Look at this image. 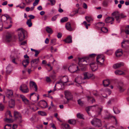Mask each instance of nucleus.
<instances>
[{
    "label": "nucleus",
    "mask_w": 129,
    "mask_h": 129,
    "mask_svg": "<svg viewBox=\"0 0 129 129\" xmlns=\"http://www.w3.org/2000/svg\"><path fill=\"white\" fill-rule=\"evenodd\" d=\"M29 120L33 123H34L37 122L38 120V118L35 115H34L30 118Z\"/></svg>",
    "instance_id": "18"
},
{
    "label": "nucleus",
    "mask_w": 129,
    "mask_h": 129,
    "mask_svg": "<svg viewBox=\"0 0 129 129\" xmlns=\"http://www.w3.org/2000/svg\"><path fill=\"white\" fill-rule=\"evenodd\" d=\"M40 101L41 104L43 106V107L47 108L48 107L47 103L45 101L41 100Z\"/></svg>",
    "instance_id": "29"
},
{
    "label": "nucleus",
    "mask_w": 129,
    "mask_h": 129,
    "mask_svg": "<svg viewBox=\"0 0 129 129\" xmlns=\"http://www.w3.org/2000/svg\"><path fill=\"white\" fill-rule=\"evenodd\" d=\"M36 127L38 129H43V125H37Z\"/></svg>",
    "instance_id": "53"
},
{
    "label": "nucleus",
    "mask_w": 129,
    "mask_h": 129,
    "mask_svg": "<svg viewBox=\"0 0 129 129\" xmlns=\"http://www.w3.org/2000/svg\"><path fill=\"white\" fill-rule=\"evenodd\" d=\"M83 79H89L92 76L93 74L89 72H85L83 73Z\"/></svg>",
    "instance_id": "10"
},
{
    "label": "nucleus",
    "mask_w": 129,
    "mask_h": 129,
    "mask_svg": "<svg viewBox=\"0 0 129 129\" xmlns=\"http://www.w3.org/2000/svg\"><path fill=\"white\" fill-rule=\"evenodd\" d=\"M78 10H76L73 11L72 12L73 13H72L71 14V16H74L75 14L78 13Z\"/></svg>",
    "instance_id": "51"
},
{
    "label": "nucleus",
    "mask_w": 129,
    "mask_h": 129,
    "mask_svg": "<svg viewBox=\"0 0 129 129\" xmlns=\"http://www.w3.org/2000/svg\"><path fill=\"white\" fill-rule=\"evenodd\" d=\"M56 40L55 39H53L50 42V43L52 44H54L55 43Z\"/></svg>",
    "instance_id": "62"
},
{
    "label": "nucleus",
    "mask_w": 129,
    "mask_h": 129,
    "mask_svg": "<svg viewBox=\"0 0 129 129\" xmlns=\"http://www.w3.org/2000/svg\"><path fill=\"white\" fill-rule=\"evenodd\" d=\"M119 16L120 17V18H124L126 17V16L124 15L123 14H120L119 13Z\"/></svg>",
    "instance_id": "63"
},
{
    "label": "nucleus",
    "mask_w": 129,
    "mask_h": 129,
    "mask_svg": "<svg viewBox=\"0 0 129 129\" xmlns=\"http://www.w3.org/2000/svg\"><path fill=\"white\" fill-rule=\"evenodd\" d=\"M14 116L16 119L18 118L20 119V122L22 121L21 120L22 116L20 113L17 111H15L14 112Z\"/></svg>",
    "instance_id": "9"
},
{
    "label": "nucleus",
    "mask_w": 129,
    "mask_h": 129,
    "mask_svg": "<svg viewBox=\"0 0 129 129\" xmlns=\"http://www.w3.org/2000/svg\"><path fill=\"white\" fill-rule=\"evenodd\" d=\"M69 71L72 73H74L79 70L78 66L76 65L71 66L69 68Z\"/></svg>",
    "instance_id": "6"
},
{
    "label": "nucleus",
    "mask_w": 129,
    "mask_h": 129,
    "mask_svg": "<svg viewBox=\"0 0 129 129\" xmlns=\"http://www.w3.org/2000/svg\"><path fill=\"white\" fill-rule=\"evenodd\" d=\"M35 52V57H37L38 55L39 54V53L40 52V51L36 50Z\"/></svg>",
    "instance_id": "56"
},
{
    "label": "nucleus",
    "mask_w": 129,
    "mask_h": 129,
    "mask_svg": "<svg viewBox=\"0 0 129 129\" xmlns=\"http://www.w3.org/2000/svg\"><path fill=\"white\" fill-rule=\"evenodd\" d=\"M5 17H2L1 18V22H0V30H1L3 26V22L4 21V20H3V18H6V20H7L8 19V17H9V16L8 15H7L8 17L5 16V15H4Z\"/></svg>",
    "instance_id": "17"
},
{
    "label": "nucleus",
    "mask_w": 129,
    "mask_h": 129,
    "mask_svg": "<svg viewBox=\"0 0 129 129\" xmlns=\"http://www.w3.org/2000/svg\"><path fill=\"white\" fill-rule=\"evenodd\" d=\"M90 66L92 71H95L98 68L97 67L95 66L94 63H90Z\"/></svg>",
    "instance_id": "22"
},
{
    "label": "nucleus",
    "mask_w": 129,
    "mask_h": 129,
    "mask_svg": "<svg viewBox=\"0 0 129 129\" xmlns=\"http://www.w3.org/2000/svg\"><path fill=\"white\" fill-rule=\"evenodd\" d=\"M78 104L80 106H82L83 104V102L80 99H79L78 100Z\"/></svg>",
    "instance_id": "54"
},
{
    "label": "nucleus",
    "mask_w": 129,
    "mask_h": 129,
    "mask_svg": "<svg viewBox=\"0 0 129 129\" xmlns=\"http://www.w3.org/2000/svg\"><path fill=\"white\" fill-rule=\"evenodd\" d=\"M10 58L12 62L15 64H17V63L15 61V57L13 56H12L11 55L10 56Z\"/></svg>",
    "instance_id": "47"
},
{
    "label": "nucleus",
    "mask_w": 129,
    "mask_h": 129,
    "mask_svg": "<svg viewBox=\"0 0 129 129\" xmlns=\"http://www.w3.org/2000/svg\"><path fill=\"white\" fill-rule=\"evenodd\" d=\"M20 90L23 93H26L28 92L29 90L27 86L25 84L21 85L19 88Z\"/></svg>",
    "instance_id": "5"
},
{
    "label": "nucleus",
    "mask_w": 129,
    "mask_h": 129,
    "mask_svg": "<svg viewBox=\"0 0 129 129\" xmlns=\"http://www.w3.org/2000/svg\"><path fill=\"white\" fill-rule=\"evenodd\" d=\"M103 84L104 87L108 86L110 84L109 80L108 79L104 80L103 81Z\"/></svg>",
    "instance_id": "27"
},
{
    "label": "nucleus",
    "mask_w": 129,
    "mask_h": 129,
    "mask_svg": "<svg viewBox=\"0 0 129 129\" xmlns=\"http://www.w3.org/2000/svg\"><path fill=\"white\" fill-rule=\"evenodd\" d=\"M85 19L86 20L88 23L92 22H93V18L91 16H86L85 17Z\"/></svg>",
    "instance_id": "23"
},
{
    "label": "nucleus",
    "mask_w": 129,
    "mask_h": 129,
    "mask_svg": "<svg viewBox=\"0 0 129 129\" xmlns=\"http://www.w3.org/2000/svg\"><path fill=\"white\" fill-rule=\"evenodd\" d=\"M40 0H35L33 3V6H35L37 5L38 4Z\"/></svg>",
    "instance_id": "52"
},
{
    "label": "nucleus",
    "mask_w": 129,
    "mask_h": 129,
    "mask_svg": "<svg viewBox=\"0 0 129 129\" xmlns=\"http://www.w3.org/2000/svg\"><path fill=\"white\" fill-rule=\"evenodd\" d=\"M39 61V59L38 58L32 60L31 62V67H33L34 64H37Z\"/></svg>",
    "instance_id": "28"
},
{
    "label": "nucleus",
    "mask_w": 129,
    "mask_h": 129,
    "mask_svg": "<svg viewBox=\"0 0 129 129\" xmlns=\"http://www.w3.org/2000/svg\"><path fill=\"white\" fill-rule=\"evenodd\" d=\"M103 6L105 7H107L108 5V3L105 1H104L103 3Z\"/></svg>",
    "instance_id": "61"
},
{
    "label": "nucleus",
    "mask_w": 129,
    "mask_h": 129,
    "mask_svg": "<svg viewBox=\"0 0 129 129\" xmlns=\"http://www.w3.org/2000/svg\"><path fill=\"white\" fill-rule=\"evenodd\" d=\"M64 92L65 97L67 99L68 101L72 99L73 98L72 95L70 91L65 90Z\"/></svg>",
    "instance_id": "7"
},
{
    "label": "nucleus",
    "mask_w": 129,
    "mask_h": 129,
    "mask_svg": "<svg viewBox=\"0 0 129 129\" xmlns=\"http://www.w3.org/2000/svg\"><path fill=\"white\" fill-rule=\"evenodd\" d=\"M123 84L122 82H121L118 83L117 87L119 91L121 92H123L124 90V89L123 88Z\"/></svg>",
    "instance_id": "13"
},
{
    "label": "nucleus",
    "mask_w": 129,
    "mask_h": 129,
    "mask_svg": "<svg viewBox=\"0 0 129 129\" xmlns=\"http://www.w3.org/2000/svg\"><path fill=\"white\" fill-rule=\"evenodd\" d=\"M91 124L95 126H100L101 125V121L99 119L95 118L91 121Z\"/></svg>",
    "instance_id": "4"
},
{
    "label": "nucleus",
    "mask_w": 129,
    "mask_h": 129,
    "mask_svg": "<svg viewBox=\"0 0 129 129\" xmlns=\"http://www.w3.org/2000/svg\"><path fill=\"white\" fill-rule=\"evenodd\" d=\"M63 83H66L69 82L68 78L67 76H64L63 77L62 81H61Z\"/></svg>",
    "instance_id": "30"
},
{
    "label": "nucleus",
    "mask_w": 129,
    "mask_h": 129,
    "mask_svg": "<svg viewBox=\"0 0 129 129\" xmlns=\"http://www.w3.org/2000/svg\"><path fill=\"white\" fill-rule=\"evenodd\" d=\"M112 15L114 16L116 21L118 23H119L120 21V17L119 16V13L118 11L112 13Z\"/></svg>",
    "instance_id": "8"
},
{
    "label": "nucleus",
    "mask_w": 129,
    "mask_h": 129,
    "mask_svg": "<svg viewBox=\"0 0 129 129\" xmlns=\"http://www.w3.org/2000/svg\"><path fill=\"white\" fill-rule=\"evenodd\" d=\"M26 24L29 27H30L32 26V23L30 19H28L27 20Z\"/></svg>",
    "instance_id": "37"
},
{
    "label": "nucleus",
    "mask_w": 129,
    "mask_h": 129,
    "mask_svg": "<svg viewBox=\"0 0 129 129\" xmlns=\"http://www.w3.org/2000/svg\"><path fill=\"white\" fill-rule=\"evenodd\" d=\"M113 51L112 50H110L107 51L106 53L109 55H111L113 53Z\"/></svg>",
    "instance_id": "49"
},
{
    "label": "nucleus",
    "mask_w": 129,
    "mask_h": 129,
    "mask_svg": "<svg viewBox=\"0 0 129 129\" xmlns=\"http://www.w3.org/2000/svg\"><path fill=\"white\" fill-rule=\"evenodd\" d=\"M94 109H96V113L98 115H100L101 114V111L103 110V107L100 108L98 105H96L88 107L86 109V111L88 114L90 115L89 111L91 110H93Z\"/></svg>",
    "instance_id": "1"
},
{
    "label": "nucleus",
    "mask_w": 129,
    "mask_h": 129,
    "mask_svg": "<svg viewBox=\"0 0 129 129\" xmlns=\"http://www.w3.org/2000/svg\"><path fill=\"white\" fill-rule=\"evenodd\" d=\"M51 52H55L57 51V49H56L52 47H51Z\"/></svg>",
    "instance_id": "59"
},
{
    "label": "nucleus",
    "mask_w": 129,
    "mask_h": 129,
    "mask_svg": "<svg viewBox=\"0 0 129 129\" xmlns=\"http://www.w3.org/2000/svg\"><path fill=\"white\" fill-rule=\"evenodd\" d=\"M87 97L88 101L90 100L91 101L92 103H93L95 102V99L93 98L92 97L87 96Z\"/></svg>",
    "instance_id": "39"
},
{
    "label": "nucleus",
    "mask_w": 129,
    "mask_h": 129,
    "mask_svg": "<svg viewBox=\"0 0 129 129\" xmlns=\"http://www.w3.org/2000/svg\"><path fill=\"white\" fill-rule=\"evenodd\" d=\"M128 42L127 41L123 40L121 43V46L122 48H124L125 46V45Z\"/></svg>",
    "instance_id": "44"
},
{
    "label": "nucleus",
    "mask_w": 129,
    "mask_h": 129,
    "mask_svg": "<svg viewBox=\"0 0 129 129\" xmlns=\"http://www.w3.org/2000/svg\"><path fill=\"white\" fill-rule=\"evenodd\" d=\"M68 20V18L67 17H64L62 18L61 20V22H64L67 21Z\"/></svg>",
    "instance_id": "45"
},
{
    "label": "nucleus",
    "mask_w": 129,
    "mask_h": 129,
    "mask_svg": "<svg viewBox=\"0 0 129 129\" xmlns=\"http://www.w3.org/2000/svg\"><path fill=\"white\" fill-rule=\"evenodd\" d=\"M18 30L19 40L20 41H22L24 39V34L26 31L22 28H19Z\"/></svg>",
    "instance_id": "2"
},
{
    "label": "nucleus",
    "mask_w": 129,
    "mask_h": 129,
    "mask_svg": "<svg viewBox=\"0 0 129 129\" xmlns=\"http://www.w3.org/2000/svg\"><path fill=\"white\" fill-rule=\"evenodd\" d=\"M114 19L113 17H108L105 19V22L106 23L110 22L114 20Z\"/></svg>",
    "instance_id": "26"
},
{
    "label": "nucleus",
    "mask_w": 129,
    "mask_h": 129,
    "mask_svg": "<svg viewBox=\"0 0 129 129\" xmlns=\"http://www.w3.org/2000/svg\"><path fill=\"white\" fill-rule=\"evenodd\" d=\"M65 27L66 29L68 30L71 31L74 30V29L72 28L70 23L68 22L66 24Z\"/></svg>",
    "instance_id": "14"
},
{
    "label": "nucleus",
    "mask_w": 129,
    "mask_h": 129,
    "mask_svg": "<svg viewBox=\"0 0 129 129\" xmlns=\"http://www.w3.org/2000/svg\"><path fill=\"white\" fill-rule=\"evenodd\" d=\"M123 65L124 63L123 62H121L114 64L113 66V68L115 69H116L123 66Z\"/></svg>",
    "instance_id": "12"
},
{
    "label": "nucleus",
    "mask_w": 129,
    "mask_h": 129,
    "mask_svg": "<svg viewBox=\"0 0 129 129\" xmlns=\"http://www.w3.org/2000/svg\"><path fill=\"white\" fill-rule=\"evenodd\" d=\"M114 112L115 114H118L120 112V111L116 107H114L113 108Z\"/></svg>",
    "instance_id": "41"
},
{
    "label": "nucleus",
    "mask_w": 129,
    "mask_h": 129,
    "mask_svg": "<svg viewBox=\"0 0 129 129\" xmlns=\"http://www.w3.org/2000/svg\"><path fill=\"white\" fill-rule=\"evenodd\" d=\"M46 30L48 33L51 34L53 33V31L52 29L49 26H47L46 27Z\"/></svg>",
    "instance_id": "32"
},
{
    "label": "nucleus",
    "mask_w": 129,
    "mask_h": 129,
    "mask_svg": "<svg viewBox=\"0 0 129 129\" xmlns=\"http://www.w3.org/2000/svg\"><path fill=\"white\" fill-rule=\"evenodd\" d=\"M129 28V25L127 26L125 28V33L127 34H129V30L128 28Z\"/></svg>",
    "instance_id": "50"
},
{
    "label": "nucleus",
    "mask_w": 129,
    "mask_h": 129,
    "mask_svg": "<svg viewBox=\"0 0 129 129\" xmlns=\"http://www.w3.org/2000/svg\"><path fill=\"white\" fill-rule=\"evenodd\" d=\"M4 108V106L2 103H0V111H2Z\"/></svg>",
    "instance_id": "57"
},
{
    "label": "nucleus",
    "mask_w": 129,
    "mask_h": 129,
    "mask_svg": "<svg viewBox=\"0 0 129 129\" xmlns=\"http://www.w3.org/2000/svg\"><path fill=\"white\" fill-rule=\"evenodd\" d=\"M13 92L12 90H8L7 96L9 98H10L13 95Z\"/></svg>",
    "instance_id": "25"
},
{
    "label": "nucleus",
    "mask_w": 129,
    "mask_h": 129,
    "mask_svg": "<svg viewBox=\"0 0 129 129\" xmlns=\"http://www.w3.org/2000/svg\"><path fill=\"white\" fill-rule=\"evenodd\" d=\"M20 97L21 98L22 101L26 104H28L29 103V101L26 98L25 96L23 95L20 94Z\"/></svg>",
    "instance_id": "16"
},
{
    "label": "nucleus",
    "mask_w": 129,
    "mask_h": 129,
    "mask_svg": "<svg viewBox=\"0 0 129 129\" xmlns=\"http://www.w3.org/2000/svg\"><path fill=\"white\" fill-rule=\"evenodd\" d=\"M92 94L95 96L97 95V92L96 90H93L92 92Z\"/></svg>",
    "instance_id": "64"
},
{
    "label": "nucleus",
    "mask_w": 129,
    "mask_h": 129,
    "mask_svg": "<svg viewBox=\"0 0 129 129\" xmlns=\"http://www.w3.org/2000/svg\"><path fill=\"white\" fill-rule=\"evenodd\" d=\"M77 117L79 118L84 119L83 115L82 114H81L80 113H78L77 114Z\"/></svg>",
    "instance_id": "42"
},
{
    "label": "nucleus",
    "mask_w": 129,
    "mask_h": 129,
    "mask_svg": "<svg viewBox=\"0 0 129 129\" xmlns=\"http://www.w3.org/2000/svg\"><path fill=\"white\" fill-rule=\"evenodd\" d=\"M46 81L48 82H50L51 81V80L50 78L49 77H46Z\"/></svg>",
    "instance_id": "60"
},
{
    "label": "nucleus",
    "mask_w": 129,
    "mask_h": 129,
    "mask_svg": "<svg viewBox=\"0 0 129 129\" xmlns=\"http://www.w3.org/2000/svg\"><path fill=\"white\" fill-rule=\"evenodd\" d=\"M15 101L11 99L9 102V106L11 108L15 106Z\"/></svg>",
    "instance_id": "21"
},
{
    "label": "nucleus",
    "mask_w": 129,
    "mask_h": 129,
    "mask_svg": "<svg viewBox=\"0 0 129 129\" xmlns=\"http://www.w3.org/2000/svg\"><path fill=\"white\" fill-rule=\"evenodd\" d=\"M68 122L70 124L74 125L76 123V121L73 119H70L68 120Z\"/></svg>",
    "instance_id": "34"
},
{
    "label": "nucleus",
    "mask_w": 129,
    "mask_h": 129,
    "mask_svg": "<svg viewBox=\"0 0 129 129\" xmlns=\"http://www.w3.org/2000/svg\"><path fill=\"white\" fill-rule=\"evenodd\" d=\"M11 124H6L4 127L5 129H10L11 127Z\"/></svg>",
    "instance_id": "46"
},
{
    "label": "nucleus",
    "mask_w": 129,
    "mask_h": 129,
    "mask_svg": "<svg viewBox=\"0 0 129 129\" xmlns=\"http://www.w3.org/2000/svg\"><path fill=\"white\" fill-rule=\"evenodd\" d=\"M51 3V4L52 5H54L55 3V0H48Z\"/></svg>",
    "instance_id": "55"
},
{
    "label": "nucleus",
    "mask_w": 129,
    "mask_h": 129,
    "mask_svg": "<svg viewBox=\"0 0 129 129\" xmlns=\"http://www.w3.org/2000/svg\"><path fill=\"white\" fill-rule=\"evenodd\" d=\"M38 113L39 115L42 116H46L47 115L46 113L44 112L39 111Z\"/></svg>",
    "instance_id": "40"
},
{
    "label": "nucleus",
    "mask_w": 129,
    "mask_h": 129,
    "mask_svg": "<svg viewBox=\"0 0 129 129\" xmlns=\"http://www.w3.org/2000/svg\"><path fill=\"white\" fill-rule=\"evenodd\" d=\"M96 61L98 65L102 66L104 61L103 55L100 54L98 55L96 57Z\"/></svg>",
    "instance_id": "3"
},
{
    "label": "nucleus",
    "mask_w": 129,
    "mask_h": 129,
    "mask_svg": "<svg viewBox=\"0 0 129 129\" xmlns=\"http://www.w3.org/2000/svg\"><path fill=\"white\" fill-rule=\"evenodd\" d=\"M122 54V50L121 49H118L115 52V55L117 57H120Z\"/></svg>",
    "instance_id": "15"
},
{
    "label": "nucleus",
    "mask_w": 129,
    "mask_h": 129,
    "mask_svg": "<svg viewBox=\"0 0 129 129\" xmlns=\"http://www.w3.org/2000/svg\"><path fill=\"white\" fill-rule=\"evenodd\" d=\"M63 129H69L70 125L68 124H62Z\"/></svg>",
    "instance_id": "38"
},
{
    "label": "nucleus",
    "mask_w": 129,
    "mask_h": 129,
    "mask_svg": "<svg viewBox=\"0 0 129 129\" xmlns=\"http://www.w3.org/2000/svg\"><path fill=\"white\" fill-rule=\"evenodd\" d=\"M12 70V68L11 66L9 65L6 68V73L8 74H9Z\"/></svg>",
    "instance_id": "24"
},
{
    "label": "nucleus",
    "mask_w": 129,
    "mask_h": 129,
    "mask_svg": "<svg viewBox=\"0 0 129 129\" xmlns=\"http://www.w3.org/2000/svg\"><path fill=\"white\" fill-rule=\"evenodd\" d=\"M105 25L104 23L102 22H99L98 23L96 24V25L99 28H101L103 27Z\"/></svg>",
    "instance_id": "35"
},
{
    "label": "nucleus",
    "mask_w": 129,
    "mask_h": 129,
    "mask_svg": "<svg viewBox=\"0 0 129 129\" xmlns=\"http://www.w3.org/2000/svg\"><path fill=\"white\" fill-rule=\"evenodd\" d=\"M63 41L68 43H71L72 42V37L71 36H68Z\"/></svg>",
    "instance_id": "19"
},
{
    "label": "nucleus",
    "mask_w": 129,
    "mask_h": 129,
    "mask_svg": "<svg viewBox=\"0 0 129 129\" xmlns=\"http://www.w3.org/2000/svg\"><path fill=\"white\" fill-rule=\"evenodd\" d=\"M84 24L86 28L87 29L88 28V25H87V22L86 21H84L83 23H82V24Z\"/></svg>",
    "instance_id": "58"
},
{
    "label": "nucleus",
    "mask_w": 129,
    "mask_h": 129,
    "mask_svg": "<svg viewBox=\"0 0 129 129\" xmlns=\"http://www.w3.org/2000/svg\"><path fill=\"white\" fill-rule=\"evenodd\" d=\"M29 87L30 88H31V87L34 86L35 89V91H37L38 90L37 86L35 82L33 81H30L29 82Z\"/></svg>",
    "instance_id": "11"
},
{
    "label": "nucleus",
    "mask_w": 129,
    "mask_h": 129,
    "mask_svg": "<svg viewBox=\"0 0 129 129\" xmlns=\"http://www.w3.org/2000/svg\"><path fill=\"white\" fill-rule=\"evenodd\" d=\"M101 30L103 32L106 33L108 31V29L106 27H103L101 29Z\"/></svg>",
    "instance_id": "43"
},
{
    "label": "nucleus",
    "mask_w": 129,
    "mask_h": 129,
    "mask_svg": "<svg viewBox=\"0 0 129 129\" xmlns=\"http://www.w3.org/2000/svg\"><path fill=\"white\" fill-rule=\"evenodd\" d=\"M75 81L77 83L79 84H80L82 83L81 79L79 77H78L76 78L75 79Z\"/></svg>",
    "instance_id": "31"
},
{
    "label": "nucleus",
    "mask_w": 129,
    "mask_h": 129,
    "mask_svg": "<svg viewBox=\"0 0 129 129\" xmlns=\"http://www.w3.org/2000/svg\"><path fill=\"white\" fill-rule=\"evenodd\" d=\"M29 59H26L23 61L22 62V64L24 67L25 68L29 63Z\"/></svg>",
    "instance_id": "20"
},
{
    "label": "nucleus",
    "mask_w": 129,
    "mask_h": 129,
    "mask_svg": "<svg viewBox=\"0 0 129 129\" xmlns=\"http://www.w3.org/2000/svg\"><path fill=\"white\" fill-rule=\"evenodd\" d=\"M11 40V36L10 34L7 35L6 37V40L7 42H9Z\"/></svg>",
    "instance_id": "36"
},
{
    "label": "nucleus",
    "mask_w": 129,
    "mask_h": 129,
    "mask_svg": "<svg viewBox=\"0 0 129 129\" xmlns=\"http://www.w3.org/2000/svg\"><path fill=\"white\" fill-rule=\"evenodd\" d=\"M115 73L116 75H121L124 74V72L122 71L118 70L115 71Z\"/></svg>",
    "instance_id": "33"
},
{
    "label": "nucleus",
    "mask_w": 129,
    "mask_h": 129,
    "mask_svg": "<svg viewBox=\"0 0 129 129\" xmlns=\"http://www.w3.org/2000/svg\"><path fill=\"white\" fill-rule=\"evenodd\" d=\"M5 121L8 123H12L13 122L12 119H8V118H6L5 119Z\"/></svg>",
    "instance_id": "48"
}]
</instances>
